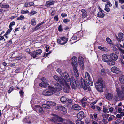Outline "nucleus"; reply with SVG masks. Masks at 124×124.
Returning <instances> with one entry per match:
<instances>
[{
	"mask_svg": "<svg viewBox=\"0 0 124 124\" xmlns=\"http://www.w3.org/2000/svg\"><path fill=\"white\" fill-rule=\"evenodd\" d=\"M80 79L79 78L75 79L73 77H71L70 82L71 87L72 89H76L78 88L80 84Z\"/></svg>",
	"mask_w": 124,
	"mask_h": 124,
	"instance_id": "1",
	"label": "nucleus"
},
{
	"mask_svg": "<svg viewBox=\"0 0 124 124\" xmlns=\"http://www.w3.org/2000/svg\"><path fill=\"white\" fill-rule=\"evenodd\" d=\"M103 82L102 79L99 78L95 84V86L98 91L100 92L103 91Z\"/></svg>",
	"mask_w": 124,
	"mask_h": 124,
	"instance_id": "2",
	"label": "nucleus"
},
{
	"mask_svg": "<svg viewBox=\"0 0 124 124\" xmlns=\"http://www.w3.org/2000/svg\"><path fill=\"white\" fill-rule=\"evenodd\" d=\"M48 89L42 92L43 94L45 96H50L54 94V89L53 87L49 86L48 87Z\"/></svg>",
	"mask_w": 124,
	"mask_h": 124,
	"instance_id": "3",
	"label": "nucleus"
},
{
	"mask_svg": "<svg viewBox=\"0 0 124 124\" xmlns=\"http://www.w3.org/2000/svg\"><path fill=\"white\" fill-rule=\"evenodd\" d=\"M54 117L50 118L51 121L55 123L58 122L63 123H64V119L63 118L55 114H54Z\"/></svg>",
	"mask_w": 124,
	"mask_h": 124,
	"instance_id": "4",
	"label": "nucleus"
},
{
	"mask_svg": "<svg viewBox=\"0 0 124 124\" xmlns=\"http://www.w3.org/2000/svg\"><path fill=\"white\" fill-rule=\"evenodd\" d=\"M80 80L82 87L84 90H87L89 91L91 90L90 86L88 85L87 82H86L82 78H81Z\"/></svg>",
	"mask_w": 124,
	"mask_h": 124,
	"instance_id": "5",
	"label": "nucleus"
},
{
	"mask_svg": "<svg viewBox=\"0 0 124 124\" xmlns=\"http://www.w3.org/2000/svg\"><path fill=\"white\" fill-rule=\"evenodd\" d=\"M52 84L55 87H53V88L54 89V94L55 95H58L59 94V92L58 91L61 90L62 87V86L58 83H55L54 82H53Z\"/></svg>",
	"mask_w": 124,
	"mask_h": 124,
	"instance_id": "6",
	"label": "nucleus"
},
{
	"mask_svg": "<svg viewBox=\"0 0 124 124\" xmlns=\"http://www.w3.org/2000/svg\"><path fill=\"white\" fill-rule=\"evenodd\" d=\"M42 52V50H41L39 49L36 51H33L31 52H29V54L33 58H35L37 57V56L41 54Z\"/></svg>",
	"mask_w": 124,
	"mask_h": 124,
	"instance_id": "7",
	"label": "nucleus"
},
{
	"mask_svg": "<svg viewBox=\"0 0 124 124\" xmlns=\"http://www.w3.org/2000/svg\"><path fill=\"white\" fill-rule=\"evenodd\" d=\"M32 107L33 110L36 111L37 113L42 114L44 112L42 107L39 105H34L32 106Z\"/></svg>",
	"mask_w": 124,
	"mask_h": 124,
	"instance_id": "8",
	"label": "nucleus"
},
{
	"mask_svg": "<svg viewBox=\"0 0 124 124\" xmlns=\"http://www.w3.org/2000/svg\"><path fill=\"white\" fill-rule=\"evenodd\" d=\"M68 40V38L65 37L60 38V39H57V43L61 45H63L66 43Z\"/></svg>",
	"mask_w": 124,
	"mask_h": 124,
	"instance_id": "9",
	"label": "nucleus"
},
{
	"mask_svg": "<svg viewBox=\"0 0 124 124\" xmlns=\"http://www.w3.org/2000/svg\"><path fill=\"white\" fill-rule=\"evenodd\" d=\"M64 83H63L61 84L63 85L64 86L63 89V91L64 92L66 93H69L70 90V86L65 81H64Z\"/></svg>",
	"mask_w": 124,
	"mask_h": 124,
	"instance_id": "10",
	"label": "nucleus"
},
{
	"mask_svg": "<svg viewBox=\"0 0 124 124\" xmlns=\"http://www.w3.org/2000/svg\"><path fill=\"white\" fill-rule=\"evenodd\" d=\"M53 78L56 81L60 83L61 84L64 83V82L65 80L62 77L59 78L57 76L54 75L53 76Z\"/></svg>",
	"mask_w": 124,
	"mask_h": 124,
	"instance_id": "11",
	"label": "nucleus"
},
{
	"mask_svg": "<svg viewBox=\"0 0 124 124\" xmlns=\"http://www.w3.org/2000/svg\"><path fill=\"white\" fill-rule=\"evenodd\" d=\"M78 63L82 69L84 68V65L83 63L84 60L82 56H79L78 57Z\"/></svg>",
	"mask_w": 124,
	"mask_h": 124,
	"instance_id": "12",
	"label": "nucleus"
},
{
	"mask_svg": "<svg viewBox=\"0 0 124 124\" xmlns=\"http://www.w3.org/2000/svg\"><path fill=\"white\" fill-rule=\"evenodd\" d=\"M111 70L112 72L116 74L120 73V71L119 68L115 66H114L111 68Z\"/></svg>",
	"mask_w": 124,
	"mask_h": 124,
	"instance_id": "13",
	"label": "nucleus"
},
{
	"mask_svg": "<svg viewBox=\"0 0 124 124\" xmlns=\"http://www.w3.org/2000/svg\"><path fill=\"white\" fill-rule=\"evenodd\" d=\"M119 38L117 36H116V38L119 42H121V40H124V35L122 33L119 34L118 35Z\"/></svg>",
	"mask_w": 124,
	"mask_h": 124,
	"instance_id": "14",
	"label": "nucleus"
},
{
	"mask_svg": "<svg viewBox=\"0 0 124 124\" xmlns=\"http://www.w3.org/2000/svg\"><path fill=\"white\" fill-rule=\"evenodd\" d=\"M110 57L114 61H116L118 58L117 55L113 53H111L110 54Z\"/></svg>",
	"mask_w": 124,
	"mask_h": 124,
	"instance_id": "15",
	"label": "nucleus"
},
{
	"mask_svg": "<svg viewBox=\"0 0 124 124\" xmlns=\"http://www.w3.org/2000/svg\"><path fill=\"white\" fill-rule=\"evenodd\" d=\"M72 108L76 110H79L81 109V107L77 104H75L72 105Z\"/></svg>",
	"mask_w": 124,
	"mask_h": 124,
	"instance_id": "16",
	"label": "nucleus"
},
{
	"mask_svg": "<svg viewBox=\"0 0 124 124\" xmlns=\"http://www.w3.org/2000/svg\"><path fill=\"white\" fill-rule=\"evenodd\" d=\"M72 66L73 67H76L78 65V62L77 60V58L75 56L72 57Z\"/></svg>",
	"mask_w": 124,
	"mask_h": 124,
	"instance_id": "17",
	"label": "nucleus"
},
{
	"mask_svg": "<svg viewBox=\"0 0 124 124\" xmlns=\"http://www.w3.org/2000/svg\"><path fill=\"white\" fill-rule=\"evenodd\" d=\"M56 110H59L65 112H66L67 111V109L65 108L62 106H59L57 107H56L55 108Z\"/></svg>",
	"mask_w": 124,
	"mask_h": 124,
	"instance_id": "18",
	"label": "nucleus"
},
{
	"mask_svg": "<svg viewBox=\"0 0 124 124\" xmlns=\"http://www.w3.org/2000/svg\"><path fill=\"white\" fill-rule=\"evenodd\" d=\"M63 76L64 77L65 80L66 82H69L70 81V78L68 74L66 72H65L63 74Z\"/></svg>",
	"mask_w": 124,
	"mask_h": 124,
	"instance_id": "19",
	"label": "nucleus"
},
{
	"mask_svg": "<svg viewBox=\"0 0 124 124\" xmlns=\"http://www.w3.org/2000/svg\"><path fill=\"white\" fill-rule=\"evenodd\" d=\"M84 113L83 111H81L78 113L77 115L78 118L80 119H82L84 118Z\"/></svg>",
	"mask_w": 124,
	"mask_h": 124,
	"instance_id": "20",
	"label": "nucleus"
},
{
	"mask_svg": "<svg viewBox=\"0 0 124 124\" xmlns=\"http://www.w3.org/2000/svg\"><path fill=\"white\" fill-rule=\"evenodd\" d=\"M109 55L104 54L102 57V60L103 61L106 62H107L109 60Z\"/></svg>",
	"mask_w": 124,
	"mask_h": 124,
	"instance_id": "21",
	"label": "nucleus"
},
{
	"mask_svg": "<svg viewBox=\"0 0 124 124\" xmlns=\"http://www.w3.org/2000/svg\"><path fill=\"white\" fill-rule=\"evenodd\" d=\"M73 69L75 76L77 78H79L78 77L79 76L78 72V70L76 68V67H73Z\"/></svg>",
	"mask_w": 124,
	"mask_h": 124,
	"instance_id": "22",
	"label": "nucleus"
},
{
	"mask_svg": "<svg viewBox=\"0 0 124 124\" xmlns=\"http://www.w3.org/2000/svg\"><path fill=\"white\" fill-rule=\"evenodd\" d=\"M117 47L121 53L124 52V47L122 45L119 44L117 46Z\"/></svg>",
	"mask_w": 124,
	"mask_h": 124,
	"instance_id": "23",
	"label": "nucleus"
},
{
	"mask_svg": "<svg viewBox=\"0 0 124 124\" xmlns=\"http://www.w3.org/2000/svg\"><path fill=\"white\" fill-rule=\"evenodd\" d=\"M98 48L99 49L102 51L108 52L109 51V49L105 47L101 46H98Z\"/></svg>",
	"mask_w": 124,
	"mask_h": 124,
	"instance_id": "24",
	"label": "nucleus"
},
{
	"mask_svg": "<svg viewBox=\"0 0 124 124\" xmlns=\"http://www.w3.org/2000/svg\"><path fill=\"white\" fill-rule=\"evenodd\" d=\"M105 97L107 99L110 100L112 98L113 95L111 93H107Z\"/></svg>",
	"mask_w": 124,
	"mask_h": 124,
	"instance_id": "25",
	"label": "nucleus"
},
{
	"mask_svg": "<svg viewBox=\"0 0 124 124\" xmlns=\"http://www.w3.org/2000/svg\"><path fill=\"white\" fill-rule=\"evenodd\" d=\"M103 11H100L98 12L97 14V17L100 18H103L105 16V14H104Z\"/></svg>",
	"mask_w": 124,
	"mask_h": 124,
	"instance_id": "26",
	"label": "nucleus"
},
{
	"mask_svg": "<svg viewBox=\"0 0 124 124\" xmlns=\"http://www.w3.org/2000/svg\"><path fill=\"white\" fill-rule=\"evenodd\" d=\"M46 103L50 107V106H56V104L55 103L50 101H48Z\"/></svg>",
	"mask_w": 124,
	"mask_h": 124,
	"instance_id": "27",
	"label": "nucleus"
},
{
	"mask_svg": "<svg viewBox=\"0 0 124 124\" xmlns=\"http://www.w3.org/2000/svg\"><path fill=\"white\" fill-rule=\"evenodd\" d=\"M81 11L82 13V17L84 18L87 15L86 11L84 9H82Z\"/></svg>",
	"mask_w": 124,
	"mask_h": 124,
	"instance_id": "28",
	"label": "nucleus"
},
{
	"mask_svg": "<svg viewBox=\"0 0 124 124\" xmlns=\"http://www.w3.org/2000/svg\"><path fill=\"white\" fill-rule=\"evenodd\" d=\"M107 62L108 65L110 66L113 65L115 64L114 61H113L112 60H109Z\"/></svg>",
	"mask_w": 124,
	"mask_h": 124,
	"instance_id": "29",
	"label": "nucleus"
},
{
	"mask_svg": "<svg viewBox=\"0 0 124 124\" xmlns=\"http://www.w3.org/2000/svg\"><path fill=\"white\" fill-rule=\"evenodd\" d=\"M63 124H75L71 121L65 119H64Z\"/></svg>",
	"mask_w": 124,
	"mask_h": 124,
	"instance_id": "30",
	"label": "nucleus"
},
{
	"mask_svg": "<svg viewBox=\"0 0 124 124\" xmlns=\"http://www.w3.org/2000/svg\"><path fill=\"white\" fill-rule=\"evenodd\" d=\"M54 1H47L46 3V6H48L53 5L54 3Z\"/></svg>",
	"mask_w": 124,
	"mask_h": 124,
	"instance_id": "31",
	"label": "nucleus"
},
{
	"mask_svg": "<svg viewBox=\"0 0 124 124\" xmlns=\"http://www.w3.org/2000/svg\"><path fill=\"white\" fill-rule=\"evenodd\" d=\"M119 80L121 84H124V75H122L120 77Z\"/></svg>",
	"mask_w": 124,
	"mask_h": 124,
	"instance_id": "32",
	"label": "nucleus"
},
{
	"mask_svg": "<svg viewBox=\"0 0 124 124\" xmlns=\"http://www.w3.org/2000/svg\"><path fill=\"white\" fill-rule=\"evenodd\" d=\"M0 6L2 8H8L9 7V6L7 4H0Z\"/></svg>",
	"mask_w": 124,
	"mask_h": 124,
	"instance_id": "33",
	"label": "nucleus"
},
{
	"mask_svg": "<svg viewBox=\"0 0 124 124\" xmlns=\"http://www.w3.org/2000/svg\"><path fill=\"white\" fill-rule=\"evenodd\" d=\"M116 90L117 92L118 97H120L121 95V90H120L119 88L116 86Z\"/></svg>",
	"mask_w": 124,
	"mask_h": 124,
	"instance_id": "34",
	"label": "nucleus"
},
{
	"mask_svg": "<svg viewBox=\"0 0 124 124\" xmlns=\"http://www.w3.org/2000/svg\"><path fill=\"white\" fill-rule=\"evenodd\" d=\"M85 78L87 80H89L91 79L90 75L88 72H86L85 73Z\"/></svg>",
	"mask_w": 124,
	"mask_h": 124,
	"instance_id": "35",
	"label": "nucleus"
},
{
	"mask_svg": "<svg viewBox=\"0 0 124 124\" xmlns=\"http://www.w3.org/2000/svg\"><path fill=\"white\" fill-rule=\"evenodd\" d=\"M67 98L65 96H62L60 98L61 101L62 102L66 101L67 100Z\"/></svg>",
	"mask_w": 124,
	"mask_h": 124,
	"instance_id": "36",
	"label": "nucleus"
},
{
	"mask_svg": "<svg viewBox=\"0 0 124 124\" xmlns=\"http://www.w3.org/2000/svg\"><path fill=\"white\" fill-rule=\"evenodd\" d=\"M118 2L117 1H115V5L113 8L114 9H116L118 8Z\"/></svg>",
	"mask_w": 124,
	"mask_h": 124,
	"instance_id": "37",
	"label": "nucleus"
},
{
	"mask_svg": "<svg viewBox=\"0 0 124 124\" xmlns=\"http://www.w3.org/2000/svg\"><path fill=\"white\" fill-rule=\"evenodd\" d=\"M121 122V120L119 119H118L115 121H113L112 124H118Z\"/></svg>",
	"mask_w": 124,
	"mask_h": 124,
	"instance_id": "38",
	"label": "nucleus"
},
{
	"mask_svg": "<svg viewBox=\"0 0 124 124\" xmlns=\"http://www.w3.org/2000/svg\"><path fill=\"white\" fill-rule=\"evenodd\" d=\"M101 74L103 76H105L106 75V73L104 69H102L101 70Z\"/></svg>",
	"mask_w": 124,
	"mask_h": 124,
	"instance_id": "39",
	"label": "nucleus"
},
{
	"mask_svg": "<svg viewBox=\"0 0 124 124\" xmlns=\"http://www.w3.org/2000/svg\"><path fill=\"white\" fill-rule=\"evenodd\" d=\"M25 18L24 16L22 15H20V17H18L17 18V19L18 20H23Z\"/></svg>",
	"mask_w": 124,
	"mask_h": 124,
	"instance_id": "40",
	"label": "nucleus"
},
{
	"mask_svg": "<svg viewBox=\"0 0 124 124\" xmlns=\"http://www.w3.org/2000/svg\"><path fill=\"white\" fill-rule=\"evenodd\" d=\"M76 124H84L83 122L79 120H77L76 121Z\"/></svg>",
	"mask_w": 124,
	"mask_h": 124,
	"instance_id": "41",
	"label": "nucleus"
},
{
	"mask_svg": "<svg viewBox=\"0 0 124 124\" xmlns=\"http://www.w3.org/2000/svg\"><path fill=\"white\" fill-rule=\"evenodd\" d=\"M106 41L108 43L112 44V45H113V44L112 43V41L109 38L107 37L106 38Z\"/></svg>",
	"mask_w": 124,
	"mask_h": 124,
	"instance_id": "42",
	"label": "nucleus"
},
{
	"mask_svg": "<svg viewBox=\"0 0 124 124\" xmlns=\"http://www.w3.org/2000/svg\"><path fill=\"white\" fill-rule=\"evenodd\" d=\"M42 107L45 108L49 109L50 108V107L48 105L46 104H43L42 105Z\"/></svg>",
	"mask_w": 124,
	"mask_h": 124,
	"instance_id": "43",
	"label": "nucleus"
},
{
	"mask_svg": "<svg viewBox=\"0 0 124 124\" xmlns=\"http://www.w3.org/2000/svg\"><path fill=\"white\" fill-rule=\"evenodd\" d=\"M121 95L124 94V85H122L121 87Z\"/></svg>",
	"mask_w": 124,
	"mask_h": 124,
	"instance_id": "44",
	"label": "nucleus"
},
{
	"mask_svg": "<svg viewBox=\"0 0 124 124\" xmlns=\"http://www.w3.org/2000/svg\"><path fill=\"white\" fill-rule=\"evenodd\" d=\"M114 99L115 101H119V98L117 96H114Z\"/></svg>",
	"mask_w": 124,
	"mask_h": 124,
	"instance_id": "45",
	"label": "nucleus"
},
{
	"mask_svg": "<svg viewBox=\"0 0 124 124\" xmlns=\"http://www.w3.org/2000/svg\"><path fill=\"white\" fill-rule=\"evenodd\" d=\"M103 112L104 113H108V109L106 108H103Z\"/></svg>",
	"mask_w": 124,
	"mask_h": 124,
	"instance_id": "46",
	"label": "nucleus"
},
{
	"mask_svg": "<svg viewBox=\"0 0 124 124\" xmlns=\"http://www.w3.org/2000/svg\"><path fill=\"white\" fill-rule=\"evenodd\" d=\"M29 13V11L28 10L24 11L23 10H22L21 11L20 13L22 14H25L28 13Z\"/></svg>",
	"mask_w": 124,
	"mask_h": 124,
	"instance_id": "47",
	"label": "nucleus"
},
{
	"mask_svg": "<svg viewBox=\"0 0 124 124\" xmlns=\"http://www.w3.org/2000/svg\"><path fill=\"white\" fill-rule=\"evenodd\" d=\"M113 50L115 52H116L117 50H118L117 48H116V46L115 45H114V44H113Z\"/></svg>",
	"mask_w": 124,
	"mask_h": 124,
	"instance_id": "48",
	"label": "nucleus"
},
{
	"mask_svg": "<svg viewBox=\"0 0 124 124\" xmlns=\"http://www.w3.org/2000/svg\"><path fill=\"white\" fill-rule=\"evenodd\" d=\"M115 117L113 115L111 116L108 119V121H111L115 118Z\"/></svg>",
	"mask_w": 124,
	"mask_h": 124,
	"instance_id": "49",
	"label": "nucleus"
},
{
	"mask_svg": "<svg viewBox=\"0 0 124 124\" xmlns=\"http://www.w3.org/2000/svg\"><path fill=\"white\" fill-rule=\"evenodd\" d=\"M9 29H8L7 31V32L6 33H7L8 34H9L11 31V30L12 29V28L11 27H10L9 26Z\"/></svg>",
	"mask_w": 124,
	"mask_h": 124,
	"instance_id": "50",
	"label": "nucleus"
},
{
	"mask_svg": "<svg viewBox=\"0 0 124 124\" xmlns=\"http://www.w3.org/2000/svg\"><path fill=\"white\" fill-rule=\"evenodd\" d=\"M105 10L107 12H109L110 11V9L109 8L107 7V5H105Z\"/></svg>",
	"mask_w": 124,
	"mask_h": 124,
	"instance_id": "51",
	"label": "nucleus"
},
{
	"mask_svg": "<svg viewBox=\"0 0 124 124\" xmlns=\"http://www.w3.org/2000/svg\"><path fill=\"white\" fill-rule=\"evenodd\" d=\"M90 121V120L89 118H87L85 120V123L86 124H89Z\"/></svg>",
	"mask_w": 124,
	"mask_h": 124,
	"instance_id": "52",
	"label": "nucleus"
},
{
	"mask_svg": "<svg viewBox=\"0 0 124 124\" xmlns=\"http://www.w3.org/2000/svg\"><path fill=\"white\" fill-rule=\"evenodd\" d=\"M58 30L59 31H62L63 30V29L62 28V26L61 25L59 26L58 28Z\"/></svg>",
	"mask_w": 124,
	"mask_h": 124,
	"instance_id": "53",
	"label": "nucleus"
},
{
	"mask_svg": "<svg viewBox=\"0 0 124 124\" xmlns=\"http://www.w3.org/2000/svg\"><path fill=\"white\" fill-rule=\"evenodd\" d=\"M14 88L13 87H11L8 90V92L9 93H10L13 90Z\"/></svg>",
	"mask_w": 124,
	"mask_h": 124,
	"instance_id": "54",
	"label": "nucleus"
},
{
	"mask_svg": "<svg viewBox=\"0 0 124 124\" xmlns=\"http://www.w3.org/2000/svg\"><path fill=\"white\" fill-rule=\"evenodd\" d=\"M31 23L32 25H35L36 24V22L34 20H32L31 21Z\"/></svg>",
	"mask_w": 124,
	"mask_h": 124,
	"instance_id": "55",
	"label": "nucleus"
},
{
	"mask_svg": "<svg viewBox=\"0 0 124 124\" xmlns=\"http://www.w3.org/2000/svg\"><path fill=\"white\" fill-rule=\"evenodd\" d=\"M15 23L14 22H11L9 25V27H11L12 28V26L15 25Z\"/></svg>",
	"mask_w": 124,
	"mask_h": 124,
	"instance_id": "56",
	"label": "nucleus"
},
{
	"mask_svg": "<svg viewBox=\"0 0 124 124\" xmlns=\"http://www.w3.org/2000/svg\"><path fill=\"white\" fill-rule=\"evenodd\" d=\"M107 119H103L102 121L104 123L106 124L107 123Z\"/></svg>",
	"mask_w": 124,
	"mask_h": 124,
	"instance_id": "57",
	"label": "nucleus"
},
{
	"mask_svg": "<svg viewBox=\"0 0 124 124\" xmlns=\"http://www.w3.org/2000/svg\"><path fill=\"white\" fill-rule=\"evenodd\" d=\"M88 83L91 86H92L93 85V81L91 80V79L89 80H88Z\"/></svg>",
	"mask_w": 124,
	"mask_h": 124,
	"instance_id": "58",
	"label": "nucleus"
},
{
	"mask_svg": "<svg viewBox=\"0 0 124 124\" xmlns=\"http://www.w3.org/2000/svg\"><path fill=\"white\" fill-rule=\"evenodd\" d=\"M28 6H31L34 5V4L33 2H30L28 3Z\"/></svg>",
	"mask_w": 124,
	"mask_h": 124,
	"instance_id": "59",
	"label": "nucleus"
},
{
	"mask_svg": "<svg viewBox=\"0 0 124 124\" xmlns=\"http://www.w3.org/2000/svg\"><path fill=\"white\" fill-rule=\"evenodd\" d=\"M98 101V100H96L95 101L91 102L90 104V105H93L96 103Z\"/></svg>",
	"mask_w": 124,
	"mask_h": 124,
	"instance_id": "60",
	"label": "nucleus"
},
{
	"mask_svg": "<svg viewBox=\"0 0 124 124\" xmlns=\"http://www.w3.org/2000/svg\"><path fill=\"white\" fill-rule=\"evenodd\" d=\"M114 109V108L113 107H111L109 108L108 109L109 111L110 112L112 113L113 111V109Z\"/></svg>",
	"mask_w": 124,
	"mask_h": 124,
	"instance_id": "61",
	"label": "nucleus"
},
{
	"mask_svg": "<svg viewBox=\"0 0 124 124\" xmlns=\"http://www.w3.org/2000/svg\"><path fill=\"white\" fill-rule=\"evenodd\" d=\"M49 54V52L48 53H45L44 54V56L43 57H47L48 56Z\"/></svg>",
	"mask_w": 124,
	"mask_h": 124,
	"instance_id": "62",
	"label": "nucleus"
},
{
	"mask_svg": "<svg viewBox=\"0 0 124 124\" xmlns=\"http://www.w3.org/2000/svg\"><path fill=\"white\" fill-rule=\"evenodd\" d=\"M87 103L85 102L82 101V105L83 107H85L86 106V105L87 104Z\"/></svg>",
	"mask_w": 124,
	"mask_h": 124,
	"instance_id": "63",
	"label": "nucleus"
},
{
	"mask_svg": "<svg viewBox=\"0 0 124 124\" xmlns=\"http://www.w3.org/2000/svg\"><path fill=\"white\" fill-rule=\"evenodd\" d=\"M54 19L55 20H56L57 21H58V15H56L54 17Z\"/></svg>",
	"mask_w": 124,
	"mask_h": 124,
	"instance_id": "64",
	"label": "nucleus"
}]
</instances>
